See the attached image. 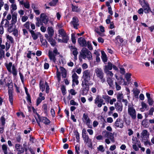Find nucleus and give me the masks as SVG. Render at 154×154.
<instances>
[{
  "label": "nucleus",
  "instance_id": "nucleus-1",
  "mask_svg": "<svg viewBox=\"0 0 154 154\" xmlns=\"http://www.w3.org/2000/svg\"><path fill=\"white\" fill-rule=\"evenodd\" d=\"M139 2L143 8L145 13L148 14L150 12L153 13L152 11L151 10L149 4L146 2V0H139Z\"/></svg>",
  "mask_w": 154,
  "mask_h": 154
},
{
  "label": "nucleus",
  "instance_id": "nucleus-2",
  "mask_svg": "<svg viewBox=\"0 0 154 154\" xmlns=\"http://www.w3.org/2000/svg\"><path fill=\"white\" fill-rule=\"evenodd\" d=\"M5 66L8 72L12 73L14 77L17 76V69L14 65L12 66V62H9L8 64H7Z\"/></svg>",
  "mask_w": 154,
  "mask_h": 154
},
{
  "label": "nucleus",
  "instance_id": "nucleus-3",
  "mask_svg": "<svg viewBox=\"0 0 154 154\" xmlns=\"http://www.w3.org/2000/svg\"><path fill=\"white\" fill-rule=\"evenodd\" d=\"M97 76L99 78L101 82L103 83L105 82V79L104 77V73L101 68H97L95 69Z\"/></svg>",
  "mask_w": 154,
  "mask_h": 154
},
{
  "label": "nucleus",
  "instance_id": "nucleus-4",
  "mask_svg": "<svg viewBox=\"0 0 154 154\" xmlns=\"http://www.w3.org/2000/svg\"><path fill=\"white\" fill-rule=\"evenodd\" d=\"M82 88H81L82 94L83 95H87L89 90V84L84 83V81H82Z\"/></svg>",
  "mask_w": 154,
  "mask_h": 154
},
{
  "label": "nucleus",
  "instance_id": "nucleus-5",
  "mask_svg": "<svg viewBox=\"0 0 154 154\" xmlns=\"http://www.w3.org/2000/svg\"><path fill=\"white\" fill-rule=\"evenodd\" d=\"M90 72L88 70H85L83 72V78L84 83H88L90 80Z\"/></svg>",
  "mask_w": 154,
  "mask_h": 154
},
{
  "label": "nucleus",
  "instance_id": "nucleus-6",
  "mask_svg": "<svg viewBox=\"0 0 154 154\" xmlns=\"http://www.w3.org/2000/svg\"><path fill=\"white\" fill-rule=\"evenodd\" d=\"M128 112L132 119L135 120L136 118V112L133 107H129Z\"/></svg>",
  "mask_w": 154,
  "mask_h": 154
},
{
  "label": "nucleus",
  "instance_id": "nucleus-7",
  "mask_svg": "<svg viewBox=\"0 0 154 154\" xmlns=\"http://www.w3.org/2000/svg\"><path fill=\"white\" fill-rule=\"evenodd\" d=\"M115 106L116 111L118 113H120L123 110V105L121 101L117 100L116 103H115Z\"/></svg>",
  "mask_w": 154,
  "mask_h": 154
},
{
  "label": "nucleus",
  "instance_id": "nucleus-8",
  "mask_svg": "<svg viewBox=\"0 0 154 154\" xmlns=\"http://www.w3.org/2000/svg\"><path fill=\"white\" fill-rule=\"evenodd\" d=\"M37 115L38 119H39L41 122L44 123L45 125H48L50 123V120L46 117H41L39 114L37 113Z\"/></svg>",
  "mask_w": 154,
  "mask_h": 154
},
{
  "label": "nucleus",
  "instance_id": "nucleus-9",
  "mask_svg": "<svg viewBox=\"0 0 154 154\" xmlns=\"http://www.w3.org/2000/svg\"><path fill=\"white\" fill-rule=\"evenodd\" d=\"M29 32L34 40H36L38 36H42L41 34L39 32H35V31L32 30H29Z\"/></svg>",
  "mask_w": 154,
  "mask_h": 154
},
{
  "label": "nucleus",
  "instance_id": "nucleus-10",
  "mask_svg": "<svg viewBox=\"0 0 154 154\" xmlns=\"http://www.w3.org/2000/svg\"><path fill=\"white\" fill-rule=\"evenodd\" d=\"M103 99L99 95H97L94 100L95 104L97 105L98 107L99 108L101 107V104H102Z\"/></svg>",
  "mask_w": 154,
  "mask_h": 154
},
{
  "label": "nucleus",
  "instance_id": "nucleus-11",
  "mask_svg": "<svg viewBox=\"0 0 154 154\" xmlns=\"http://www.w3.org/2000/svg\"><path fill=\"white\" fill-rule=\"evenodd\" d=\"M78 42L81 46L86 47L87 45L86 40L84 38H82V37H80L78 38Z\"/></svg>",
  "mask_w": 154,
  "mask_h": 154
},
{
  "label": "nucleus",
  "instance_id": "nucleus-12",
  "mask_svg": "<svg viewBox=\"0 0 154 154\" xmlns=\"http://www.w3.org/2000/svg\"><path fill=\"white\" fill-rule=\"evenodd\" d=\"M56 54H54L53 52L49 50L48 52V56L51 60H52L53 62L55 63L56 60Z\"/></svg>",
  "mask_w": 154,
  "mask_h": 154
},
{
  "label": "nucleus",
  "instance_id": "nucleus-13",
  "mask_svg": "<svg viewBox=\"0 0 154 154\" xmlns=\"http://www.w3.org/2000/svg\"><path fill=\"white\" fill-rule=\"evenodd\" d=\"M82 121L84 122H86V124L88 126L89 125L90 122V120L88 118L87 114L84 113L83 114Z\"/></svg>",
  "mask_w": 154,
  "mask_h": 154
},
{
  "label": "nucleus",
  "instance_id": "nucleus-14",
  "mask_svg": "<svg viewBox=\"0 0 154 154\" xmlns=\"http://www.w3.org/2000/svg\"><path fill=\"white\" fill-rule=\"evenodd\" d=\"M79 20L78 18L76 17H73L72 18V20L71 22L74 28L76 29H77V26L79 25L78 23Z\"/></svg>",
  "mask_w": 154,
  "mask_h": 154
},
{
  "label": "nucleus",
  "instance_id": "nucleus-15",
  "mask_svg": "<svg viewBox=\"0 0 154 154\" xmlns=\"http://www.w3.org/2000/svg\"><path fill=\"white\" fill-rule=\"evenodd\" d=\"M41 18H42V20L43 22L45 24H47L48 23L49 20L47 16L44 13H42L40 16Z\"/></svg>",
  "mask_w": 154,
  "mask_h": 154
},
{
  "label": "nucleus",
  "instance_id": "nucleus-16",
  "mask_svg": "<svg viewBox=\"0 0 154 154\" xmlns=\"http://www.w3.org/2000/svg\"><path fill=\"white\" fill-rule=\"evenodd\" d=\"M122 119L120 118L117 119L115 123V125L117 127H119L122 128L124 126L123 123L120 122L122 121Z\"/></svg>",
  "mask_w": 154,
  "mask_h": 154
},
{
  "label": "nucleus",
  "instance_id": "nucleus-17",
  "mask_svg": "<svg viewBox=\"0 0 154 154\" xmlns=\"http://www.w3.org/2000/svg\"><path fill=\"white\" fill-rule=\"evenodd\" d=\"M24 89L25 90L26 94V99L27 101L29 102V104L31 105L32 103V101L31 97L29 92H28L27 88L26 87H24Z\"/></svg>",
  "mask_w": 154,
  "mask_h": 154
},
{
  "label": "nucleus",
  "instance_id": "nucleus-18",
  "mask_svg": "<svg viewBox=\"0 0 154 154\" xmlns=\"http://www.w3.org/2000/svg\"><path fill=\"white\" fill-rule=\"evenodd\" d=\"M24 89L25 90L26 94V99L27 101L29 102V104L31 105L32 103V101L31 97L29 92H28L27 88L26 87H24Z\"/></svg>",
  "mask_w": 154,
  "mask_h": 154
},
{
  "label": "nucleus",
  "instance_id": "nucleus-19",
  "mask_svg": "<svg viewBox=\"0 0 154 154\" xmlns=\"http://www.w3.org/2000/svg\"><path fill=\"white\" fill-rule=\"evenodd\" d=\"M112 63L110 62H109L108 63L107 65H106L104 68V70L105 73H107L109 70H111L112 69Z\"/></svg>",
  "mask_w": 154,
  "mask_h": 154
},
{
  "label": "nucleus",
  "instance_id": "nucleus-20",
  "mask_svg": "<svg viewBox=\"0 0 154 154\" xmlns=\"http://www.w3.org/2000/svg\"><path fill=\"white\" fill-rule=\"evenodd\" d=\"M72 82L73 83H75L76 85H78L79 83V82L78 80L79 78V76H78L77 74L74 72L72 75Z\"/></svg>",
  "mask_w": 154,
  "mask_h": 154
},
{
  "label": "nucleus",
  "instance_id": "nucleus-21",
  "mask_svg": "<svg viewBox=\"0 0 154 154\" xmlns=\"http://www.w3.org/2000/svg\"><path fill=\"white\" fill-rule=\"evenodd\" d=\"M105 135H106V137L112 141L114 142V134L112 133L106 131Z\"/></svg>",
  "mask_w": 154,
  "mask_h": 154
},
{
  "label": "nucleus",
  "instance_id": "nucleus-22",
  "mask_svg": "<svg viewBox=\"0 0 154 154\" xmlns=\"http://www.w3.org/2000/svg\"><path fill=\"white\" fill-rule=\"evenodd\" d=\"M11 13L12 14L11 22H13V23H15L17 21V13L16 12L13 13V11L12 10H11Z\"/></svg>",
  "mask_w": 154,
  "mask_h": 154
},
{
  "label": "nucleus",
  "instance_id": "nucleus-23",
  "mask_svg": "<svg viewBox=\"0 0 154 154\" xmlns=\"http://www.w3.org/2000/svg\"><path fill=\"white\" fill-rule=\"evenodd\" d=\"M60 71L63 78H66L67 76V72L66 69L63 67L60 66Z\"/></svg>",
  "mask_w": 154,
  "mask_h": 154
},
{
  "label": "nucleus",
  "instance_id": "nucleus-24",
  "mask_svg": "<svg viewBox=\"0 0 154 154\" xmlns=\"http://www.w3.org/2000/svg\"><path fill=\"white\" fill-rule=\"evenodd\" d=\"M85 50L86 51V54L88 60H92L93 58L91 52L90 51H89L88 49H87L86 48H85Z\"/></svg>",
  "mask_w": 154,
  "mask_h": 154
},
{
  "label": "nucleus",
  "instance_id": "nucleus-25",
  "mask_svg": "<svg viewBox=\"0 0 154 154\" xmlns=\"http://www.w3.org/2000/svg\"><path fill=\"white\" fill-rule=\"evenodd\" d=\"M72 11L73 12H80L81 11L80 8H79L78 6L73 5L72 4L71 5Z\"/></svg>",
  "mask_w": 154,
  "mask_h": 154
},
{
  "label": "nucleus",
  "instance_id": "nucleus-26",
  "mask_svg": "<svg viewBox=\"0 0 154 154\" xmlns=\"http://www.w3.org/2000/svg\"><path fill=\"white\" fill-rule=\"evenodd\" d=\"M48 41L50 43L51 45L53 46H54L55 45L56 42L55 40L53 39L52 37H50Z\"/></svg>",
  "mask_w": 154,
  "mask_h": 154
},
{
  "label": "nucleus",
  "instance_id": "nucleus-27",
  "mask_svg": "<svg viewBox=\"0 0 154 154\" xmlns=\"http://www.w3.org/2000/svg\"><path fill=\"white\" fill-rule=\"evenodd\" d=\"M12 92H8L9 100L11 105L13 104V95Z\"/></svg>",
  "mask_w": 154,
  "mask_h": 154
},
{
  "label": "nucleus",
  "instance_id": "nucleus-28",
  "mask_svg": "<svg viewBox=\"0 0 154 154\" xmlns=\"http://www.w3.org/2000/svg\"><path fill=\"white\" fill-rule=\"evenodd\" d=\"M42 111H44V113L47 115L48 113V110L47 108V106L46 103H44L42 105Z\"/></svg>",
  "mask_w": 154,
  "mask_h": 154
},
{
  "label": "nucleus",
  "instance_id": "nucleus-29",
  "mask_svg": "<svg viewBox=\"0 0 154 154\" xmlns=\"http://www.w3.org/2000/svg\"><path fill=\"white\" fill-rule=\"evenodd\" d=\"M48 33L50 37H52L54 34V30L52 27H48Z\"/></svg>",
  "mask_w": 154,
  "mask_h": 154
},
{
  "label": "nucleus",
  "instance_id": "nucleus-30",
  "mask_svg": "<svg viewBox=\"0 0 154 154\" xmlns=\"http://www.w3.org/2000/svg\"><path fill=\"white\" fill-rule=\"evenodd\" d=\"M115 76L116 79L118 81H119L118 82L119 84L120 85L121 84L122 80H124V79H123V76L122 75H121L119 77L116 74H115Z\"/></svg>",
  "mask_w": 154,
  "mask_h": 154
},
{
  "label": "nucleus",
  "instance_id": "nucleus-31",
  "mask_svg": "<svg viewBox=\"0 0 154 154\" xmlns=\"http://www.w3.org/2000/svg\"><path fill=\"white\" fill-rule=\"evenodd\" d=\"M85 48H82L81 50L82 53H81V54L82 56V57L83 59H85L87 57L86 56V52L85 50Z\"/></svg>",
  "mask_w": 154,
  "mask_h": 154
},
{
  "label": "nucleus",
  "instance_id": "nucleus-32",
  "mask_svg": "<svg viewBox=\"0 0 154 154\" xmlns=\"http://www.w3.org/2000/svg\"><path fill=\"white\" fill-rule=\"evenodd\" d=\"M62 42L64 43H66L68 42V41L69 39V37L66 34L62 36Z\"/></svg>",
  "mask_w": 154,
  "mask_h": 154
},
{
  "label": "nucleus",
  "instance_id": "nucleus-33",
  "mask_svg": "<svg viewBox=\"0 0 154 154\" xmlns=\"http://www.w3.org/2000/svg\"><path fill=\"white\" fill-rule=\"evenodd\" d=\"M45 99V97H42V98L38 97L36 100V105L37 106H38L40 103L42 102V100H44Z\"/></svg>",
  "mask_w": 154,
  "mask_h": 154
},
{
  "label": "nucleus",
  "instance_id": "nucleus-34",
  "mask_svg": "<svg viewBox=\"0 0 154 154\" xmlns=\"http://www.w3.org/2000/svg\"><path fill=\"white\" fill-rule=\"evenodd\" d=\"M75 135V136L76 138V141L77 142L79 143L80 142V137L79 134L77 130L74 132Z\"/></svg>",
  "mask_w": 154,
  "mask_h": 154
},
{
  "label": "nucleus",
  "instance_id": "nucleus-35",
  "mask_svg": "<svg viewBox=\"0 0 154 154\" xmlns=\"http://www.w3.org/2000/svg\"><path fill=\"white\" fill-rule=\"evenodd\" d=\"M82 137L85 143H87L89 142V141L91 140V139H89L88 135H83Z\"/></svg>",
  "mask_w": 154,
  "mask_h": 154
},
{
  "label": "nucleus",
  "instance_id": "nucleus-36",
  "mask_svg": "<svg viewBox=\"0 0 154 154\" xmlns=\"http://www.w3.org/2000/svg\"><path fill=\"white\" fill-rule=\"evenodd\" d=\"M142 125L145 127H147L149 126L148 120L146 118H145L142 122Z\"/></svg>",
  "mask_w": 154,
  "mask_h": 154
},
{
  "label": "nucleus",
  "instance_id": "nucleus-37",
  "mask_svg": "<svg viewBox=\"0 0 154 154\" xmlns=\"http://www.w3.org/2000/svg\"><path fill=\"white\" fill-rule=\"evenodd\" d=\"M15 23H13V22L11 23V24H10L8 26V32L11 33L13 31V29H12L14 24Z\"/></svg>",
  "mask_w": 154,
  "mask_h": 154
},
{
  "label": "nucleus",
  "instance_id": "nucleus-38",
  "mask_svg": "<svg viewBox=\"0 0 154 154\" xmlns=\"http://www.w3.org/2000/svg\"><path fill=\"white\" fill-rule=\"evenodd\" d=\"M107 82L110 87H111L113 85V80L112 78L109 77L107 79Z\"/></svg>",
  "mask_w": 154,
  "mask_h": 154
},
{
  "label": "nucleus",
  "instance_id": "nucleus-39",
  "mask_svg": "<svg viewBox=\"0 0 154 154\" xmlns=\"http://www.w3.org/2000/svg\"><path fill=\"white\" fill-rule=\"evenodd\" d=\"M8 92H13V83L12 82V80L11 81V85L9 86L8 88Z\"/></svg>",
  "mask_w": 154,
  "mask_h": 154
},
{
  "label": "nucleus",
  "instance_id": "nucleus-40",
  "mask_svg": "<svg viewBox=\"0 0 154 154\" xmlns=\"http://www.w3.org/2000/svg\"><path fill=\"white\" fill-rule=\"evenodd\" d=\"M60 89L63 95H65L66 94V90L65 86L64 85H62Z\"/></svg>",
  "mask_w": 154,
  "mask_h": 154
},
{
  "label": "nucleus",
  "instance_id": "nucleus-41",
  "mask_svg": "<svg viewBox=\"0 0 154 154\" xmlns=\"http://www.w3.org/2000/svg\"><path fill=\"white\" fill-rule=\"evenodd\" d=\"M148 131L147 130H144L141 133V137L142 138L144 137H145L147 135Z\"/></svg>",
  "mask_w": 154,
  "mask_h": 154
},
{
  "label": "nucleus",
  "instance_id": "nucleus-42",
  "mask_svg": "<svg viewBox=\"0 0 154 154\" xmlns=\"http://www.w3.org/2000/svg\"><path fill=\"white\" fill-rule=\"evenodd\" d=\"M131 75V74L130 73H127L125 75V77L127 82H129L130 81Z\"/></svg>",
  "mask_w": 154,
  "mask_h": 154
},
{
  "label": "nucleus",
  "instance_id": "nucleus-43",
  "mask_svg": "<svg viewBox=\"0 0 154 154\" xmlns=\"http://www.w3.org/2000/svg\"><path fill=\"white\" fill-rule=\"evenodd\" d=\"M118 39H119V42L121 43H122L123 42L124 40L122 38H121V36L118 35L115 38V40L117 42H119Z\"/></svg>",
  "mask_w": 154,
  "mask_h": 154
},
{
  "label": "nucleus",
  "instance_id": "nucleus-44",
  "mask_svg": "<svg viewBox=\"0 0 154 154\" xmlns=\"http://www.w3.org/2000/svg\"><path fill=\"white\" fill-rule=\"evenodd\" d=\"M140 93V90L138 89L137 88H136V89L133 92V94L135 97H138V95Z\"/></svg>",
  "mask_w": 154,
  "mask_h": 154
},
{
  "label": "nucleus",
  "instance_id": "nucleus-45",
  "mask_svg": "<svg viewBox=\"0 0 154 154\" xmlns=\"http://www.w3.org/2000/svg\"><path fill=\"white\" fill-rule=\"evenodd\" d=\"M112 15L110 14L107 16V18L106 20V22L107 24H109L110 23V20L112 19V17L111 16Z\"/></svg>",
  "mask_w": 154,
  "mask_h": 154
},
{
  "label": "nucleus",
  "instance_id": "nucleus-46",
  "mask_svg": "<svg viewBox=\"0 0 154 154\" xmlns=\"http://www.w3.org/2000/svg\"><path fill=\"white\" fill-rule=\"evenodd\" d=\"M0 121L2 126H4L5 123V119L4 116H2L0 118Z\"/></svg>",
  "mask_w": 154,
  "mask_h": 154
},
{
  "label": "nucleus",
  "instance_id": "nucleus-47",
  "mask_svg": "<svg viewBox=\"0 0 154 154\" xmlns=\"http://www.w3.org/2000/svg\"><path fill=\"white\" fill-rule=\"evenodd\" d=\"M71 40L73 44H75L76 43V40L75 36V35L73 33L71 34Z\"/></svg>",
  "mask_w": 154,
  "mask_h": 154
},
{
  "label": "nucleus",
  "instance_id": "nucleus-48",
  "mask_svg": "<svg viewBox=\"0 0 154 154\" xmlns=\"http://www.w3.org/2000/svg\"><path fill=\"white\" fill-rule=\"evenodd\" d=\"M59 33L62 36L66 34V33L64 31V30L63 29H61L59 30Z\"/></svg>",
  "mask_w": 154,
  "mask_h": 154
},
{
  "label": "nucleus",
  "instance_id": "nucleus-49",
  "mask_svg": "<svg viewBox=\"0 0 154 154\" xmlns=\"http://www.w3.org/2000/svg\"><path fill=\"white\" fill-rule=\"evenodd\" d=\"M24 26L27 29H28V31H29V30H31L30 28V23L29 21L26 22L25 24L24 25Z\"/></svg>",
  "mask_w": 154,
  "mask_h": 154
},
{
  "label": "nucleus",
  "instance_id": "nucleus-50",
  "mask_svg": "<svg viewBox=\"0 0 154 154\" xmlns=\"http://www.w3.org/2000/svg\"><path fill=\"white\" fill-rule=\"evenodd\" d=\"M120 72L122 75H124L125 74V69L123 67H120Z\"/></svg>",
  "mask_w": 154,
  "mask_h": 154
},
{
  "label": "nucleus",
  "instance_id": "nucleus-51",
  "mask_svg": "<svg viewBox=\"0 0 154 154\" xmlns=\"http://www.w3.org/2000/svg\"><path fill=\"white\" fill-rule=\"evenodd\" d=\"M88 48L90 50H92L93 48L90 42L88 41L87 43Z\"/></svg>",
  "mask_w": 154,
  "mask_h": 154
},
{
  "label": "nucleus",
  "instance_id": "nucleus-52",
  "mask_svg": "<svg viewBox=\"0 0 154 154\" xmlns=\"http://www.w3.org/2000/svg\"><path fill=\"white\" fill-rule=\"evenodd\" d=\"M45 85L46 86V92L47 94L49 93V90L50 89L49 86L48 85V84L47 82H45Z\"/></svg>",
  "mask_w": 154,
  "mask_h": 154
},
{
  "label": "nucleus",
  "instance_id": "nucleus-53",
  "mask_svg": "<svg viewBox=\"0 0 154 154\" xmlns=\"http://www.w3.org/2000/svg\"><path fill=\"white\" fill-rule=\"evenodd\" d=\"M103 99L105 100L107 102H109V101L110 97L107 95H103L102 96Z\"/></svg>",
  "mask_w": 154,
  "mask_h": 154
},
{
  "label": "nucleus",
  "instance_id": "nucleus-54",
  "mask_svg": "<svg viewBox=\"0 0 154 154\" xmlns=\"http://www.w3.org/2000/svg\"><path fill=\"white\" fill-rule=\"evenodd\" d=\"M123 94H118L117 95V100L119 101H121L122 98L123 97L122 96Z\"/></svg>",
  "mask_w": 154,
  "mask_h": 154
},
{
  "label": "nucleus",
  "instance_id": "nucleus-55",
  "mask_svg": "<svg viewBox=\"0 0 154 154\" xmlns=\"http://www.w3.org/2000/svg\"><path fill=\"white\" fill-rule=\"evenodd\" d=\"M72 54L74 56L75 58H76L77 59V57L78 54V52L77 51V49L74 50L72 51Z\"/></svg>",
  "mask_w": 154,
  "mask_h": 154
},
{
  "label": "nucleus",
  "instance_id": "nucleus-56",
  "mask_svg": "<svg viewBox=\"0 0 154 154\" xmlns=\"http://www.w3.org/2000/svg\"><path fill=\"white\" fill-rule=\"evenodd\" d=\"M2 57H5V51L3 50H2L1 51L0 50V59H1Z\"/></svg>",
  "mask_w": 154,
  "mask_h": 154
},
{
  "label": "nucleus",
  "instance_id": "nucleus-57",
  "mask_svg": "<svg viewBox=\"0 0 154 154\" xmlns=\"http://www.w3.org/2000/svg\"><path fill=\"white\" fill-rule=\"evenodd\" d=\"M23 6L25 8L27 9H29L30 8V5L28 1H27L25 3Z\"/></svg>",
  "mask_w": 154,
  "mask_h": 154
},
{
  "label": "nucleus",
  "instance_id": "nucleus-58",
  "mask_svg": "<svg viewBox=\"0 0 154 154\" xmlns=\"http://www.w3.org/2000/svg\"><path fill=\"white\" fill-rule=\"evenodd\" d=\"M7 38L10 41L11 43H14L13 39L11 36H10L9 35H8L7 36Z\"/></svg>",
  "mask_w": 154,
  "mask_h": 154
},
{
  "label": "nucleus",
  "instance_id": "nucleus-59",
  "mask_svg": "<svg viewBox=\"0 0 154 154\" xmlns=\"http://www.w3.org/2000/svg\"><path fill=\"white\" fill-rule=\"evenodd\" d=\"M154 111V108L153 107H151L149 109L148 115H152L153 114V112Z\"/></svg>",
  "mask_w": 154,
  "mask_h": 154
},
{
  "label": "nucleus",
  "instance_id": "nucleus-60",
  "mask_svg": "<svg viewBox=\"0 0 154 154\" xmlns=\"http://www.w3.org/2000/svg\"><path fill=\"white\" fill-rule=\"evenodd\" d=\"M148 102L150 106H151L152 105L153 101L152 98L148 99Z\"/></svg>",
  "mask_w": 154,
  "mask_h": 154
},
{
  "label": "nucleus",
  "instance_id": "nucleus-61",
  "mask_svg": "<svg viewBox=\"0 0 154 154\" xmlns=\"http://www.w3.org/2000/svg\"><path fill=\"white\" fill-rule=\"evenodd\" d=\"M23 35H24L26 36L27 37V38H28L29 37V36L28 35V32L27 31V30L25 29H23Z\"/></svg>",
  "mask_w": 154,
  "mask_h": 154
},
{
  "label": "nucleus",
  "instance_id": "nucleus-62",
  "mask_svg": "<svg viewBox=\"0 0 154 154\" xmlns=\"http://www.w3.org/2000/svg\"><path fill=\"white\" fill-rule=\"evenodd\" d=\"M13 34L14 36H15L16 37H17L18 36V30L17 29H13Z\"/></svg>",
  "mask_w": 154,
  "mask_h": 154
},
{
  "label": "nucleus",
  "instance_id": "nucleus-63",
  "mask_svg": "<svg viewBox=\"0 0 154 154\" xmlns=\"http://www.w3.org/2000/svg\"><path fill=\"white\" fill-rule=\"evenodd\" d=\"M2 148L3 152L8 151L7 146L5 144H3L2 145Z\"/></svg>",
  "mask_w": 154,
  "mask_h": 154
},
{
  "label": "nucleus",
  "instance_id": "nucleus-64",
  "mask_svg": "<svg viewBox=\"0 0 154 154\" xmlns=\"http://www.w3.org/2000/svg\"><path fill=\"white\" fill-rule=\"evenodd\" d=\"M20 146H21L19 144H15V148L17 151H20Z\"/></svg>",
  "mask_w": 154,
  "mask_h": 154
}]
</instances>
